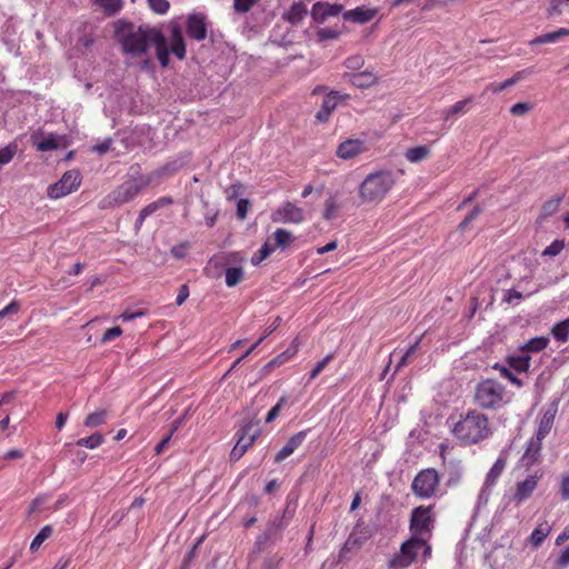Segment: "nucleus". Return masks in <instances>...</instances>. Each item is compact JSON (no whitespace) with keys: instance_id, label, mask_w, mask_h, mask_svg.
I'll return each instance as SVG.
<instances>
[{"instance_id":"1","label":"nucleus","mask_w":569,"mask_h":569,"mask_svg":"<svg viewBox=\"0 0 569 569\" xmlns=\"http://www.w3.org/2000/svg\"><path fill=\"white\" fill-rule=\"evenodd\" d=\"M114 39L121 47V52L131 58L148 54L149 47L154 42V34L160 29L149 24L136 26L133 22L119 19L113 23Z\"/></svg>"},{"instance_id":"2","label":"nucleus","mask_w":569,"mask_h":569,"mask_svg":"<svg viewBox=\"0 0 569 569\" xmlns=\"http://www.w3.org/2000/svg\"><path fill=\"white\" fill-rule=\"evenodd\" d=\"M150 182L151 179L149 177L141 174L140 166L133 164L129 169L128 179L103 197L99 202V208L101 210H107L128 203L134 200V198L146 189Z\"/></svg>"},{"instance_id":"3","label":"nucleus","mask_w":569,"mask_h":569,"mask_svg":"<svg viewBox=\"0 0 569 569\" xmlns=\"http://www.w3.org/2000/svg\"><path fill=\"white\" fill-rule=\"evenodd\" d=\"M452 432L462 445L478 443L490 433L488 418L479 411L471 410L455 423Z\"/></svg>"},{"instance_id":"4","label":"nucleus","mask_w":569,"mask_h":569,"mask_svg":"<svg viewBox=\"0 0 569 569\" xmlns=\"http://www.w3.org/2000/svg\"><path fill=\"white\" fill-rule=\"evenodd\" d=\"M396 180L391 171L370 173L359 186V197L362 203H378L392 189Z\"/></svg>"},{"instance_id":"5","label":"nucleus","mask_w":569,"mask_h":569,"mask_svg":"<svg viewBox=\"0 0 569 569\" xmlns=\"http://www.w3.org/2000/svg\"><path fill=\"white\" fill-rule=\"evenodd\" d=\"M506 387L495 380L485 379L475 388L473 401L483 410H497L505 403Z\"/></svg>"},{"instance_id":"6","label":"nucleus","mask_w":569,"mask_h":569,"mask_svg":"<svg viewBox=\"0 0 569 569\" xmlns=\"http://www.w3.org/2000/svg\"><path fill=\"white\" fill-rule=\"evenodd\" d=\"M426 546V537L412 536L400 546V551L389 561L390 569H403L412 565L418 552Z\"/></svg>"},{"instance_id":"7","label":"nucleus","mask_w":569,"mask_h":569,"mask_svg":"<svg viewBox=\"0 0 569 569\" xmlns=\"http://www.w3.org/2000/svg\"><path fill=\"white\" fill-rule=\"evenodd\" d=\"M439 473L433 468L423 469L415 477L411 489L412 492L421 499L433 497L439 487Z\"/></svg>"},{"instance_id":"8","label":"nucleus","mask_w":569,"mask_h":569,"mask_svg":"<svg viewBox=\"0 0 569 569\" xmlns=\"http://www.w3.org/2000/svg\"><path fill=\"white\" fill-rule=\"evenodd\" d=\"M432 509L433 506H419L412 509L409 522L412 536L426 537L431 533L435 522Z\"/></svg>"},{"instance_id":"9","label":"nucleus","mask_w":569,"mask_h":569,"mask_svg":"<svg viewBox=\"0 0 569 569\" xmlns=\"http://www.w3.org/2000/svg\"><path fill=\"white\" fill-rule=\"evenodd\" d=\"M80 183V172L78 170H69L63 173L59 181L48 187L47 194L51 199H59L76 191Z\"/></svg>"},{"instance_id":"10","label":"nucleus","mask_w":569,"mask_h":569,"mask_svg":"<svg viewBox=\"0 0 569 569\" xmlns=\"http://www.w3.org/2000/svg\"><path fill=\"white\" fill-rule=\"evenodd\" d=\"M271 220L276 223H301L305 220V211L287 201L271 213Z\"/></svg>"},{"instance_id":"11","label":"nucleus","mask_w":569,"mask_h":569,"mask_svg":"<svg viewBox=\"0 0 569 569\" xmlns=\"http://www.w3.org/2000/svg\"><path fill=\"white\" fill-rule=\"evenodd\" d=\"M343 11L340 3L318 1L312 6L311 17L317 23H325L330 17H337Z\"/></svg>"},{"instance_id":"12","label":"nucleus","mask_w":569,"mask_h":569,"mask_svg":"<svg viewBox=\"0 0 569 569\" xmlns=\"http://www.w3.org/2000/svg\"><path fill=\"white\" fill-rule=\"evenodd\" d=\"M540 478L541 476L535 473L528 476L525 480L517 482L512 501H515L516 505H520L529 499L536 490Z\"/></svg>"},{"instance_id":"13","label":"nucleus","mask_w":569,"mask_h":569,"mask_svg":"<svg viewBox=\"0 0 569 569\" xmlns=\"http://www.w3.org/2000/svg\"><path fill=\"white\" fill-rule=\"evenodd\" d=\"M187 33L190 38L202 41L207 38L206 16L202 13H191L187 18Z\"/></svg>"},{"instance_id":"14","label":"nucleus","mask_w":569,"mask_h":569,"mask_svg":"<svg viewBox=\"0 0 569 569\" xmlns=\"http://www.w3.org/2000/svg\"><path fill=\"white\" fill-rule=\"evenodd\" d=\"M365 151V142L360 139H347L342 141L337 150L336 154L340 159L350 160L359 156Z\"/></svg>"},{"instance_id":"15","label":"nucleus","mask_w":569,"mask_h":569,"mask_svg":"<svg viewBox=\"0 0 569 569\" xmlns=\"http://www.w3.org/2000/svg\"><path fill=\"white\" fill-rule=\"evenodd\" d=\"M542 440L543 439L535 436L528 441L525 453L520 459L523 467L530 468L539 460L542 449Z\"/></svg>"},{"instance_id":"16","label":"nucleus","mask_w":569,"mask_h":569,"mask_svg":"<svg viewBox=\"0 0 569 569\" xmlns=\"http://www.w3.org/2000/svg\"><path fill=\"white\" fill-rule=\"evenodd\" d=\"M170 51L179 59L186 58V42L182 34V29L178 23H171L170 26Z\"/></svg>"},{"instance_id":"17","label":"nucleus","mask_w":569,"mask_h":569,"mask_svg":"<svg viewBox=\"0 0 569 569\" xmlns=\"http://www.w3.org/2000/svg\"><path fill=\"white\" fill-rule=\"evenodd\" d=\"M348 94L340 96L338 91H330L325 97L319 111L316 113V119L319 122H327L337 107V101L340 98H347Z\"/></svg>"},{"instance_id":"18","label":"nucleus","mask_w":569,"mask_h":569,"mask_svg":"<svg viewBox=\"0 0 569 569\" xmlns=\"http://www.w3.org/2000/svg\"><path fill=\"white\" fill-rule=\"evenodd\" d=\"M307 430L299 431L292 437L289 438L287 443L278 451L274 457V462L280 463L284 459H287L290 455L295 452L297 448H299L307 437Z\"/></svg>"},{"instance_id":"19","label":"nucleus","mask_w":569,"mask_h":569,"mask_svg":"<svg viewBox=\"0 0 569 569\" xmlns=\"http://www.w3.org/2000/svg\"><path fill=\"white\" fill-rule=\"evenodd\" d=\"M258 421H249L244 423L241 429L237 432L238 440L237 445H244L243 449L247 451L248 448L254 442V440L260 435V429L258 428Z\"/></svg>"},{"instance_id":"20","label":"nucleus","mask_w":569,"mask_h":569,"mask_svg":"<svg viewBox=\"0 0 569 569\" xmlns=\"http://www.w3.org/2000/svg\"><path fill=\"white\" fill-rule=\"evenodd\" d=\"M377 14V9H370L366 7H357L356 9L345 11L342 17L347 21H352L356 23H367L371 21Z\"/></svg>"},{"instance_id":"21","label":"nucleus","mask_w":569,"mask_h":569,"mask_svg":"<svg viewBox=\"0 0 569 569\" xmlns=\"http://www.w3.org/2000/svg\"><path fill=\"white\" fill-rule=\"evenodd\" d=\"M154 42L152 43L156 48L157 58L161 64V67L166 68L170 62V48H168V41L160 31V33L154 34Z\"/></svg>"},{"instance_id":"22","label":"nucleus","mask_w":569,"mask_h":569,"mask_svg":"<svg viewBox=\"0 0 569 569\" xmlns=\"http://www.w3.org/2000/svg\"><path fill=\"white\" fill-rule=\"evenodd\" d=\"M297 338L292 341L291 346L274 357L272 360H270L268 363H266L262 368L263 373H269L271 370H273L276 367L281 366L286 361H288L290 358H292L297 351H298V345H297Z\"/></svg>"},{"instance_id":"23","label":"nucleus","mask_w":569,"mask_h":569,"mask_svg":"<svg viewBox=\"0 0 569 569\" xmlns=\"http://www.w3.org/2000/svg\"><path fill=\"white\" fill-rule=\"evenodd\" d=\"M284 527V523H283V520L281 517H277L276 519H273L268 528L266 529V531L263 532V535L259 536L257 541H256V546L258 548V550H260L262 548V546L268 541V540H271V539H274L276 536L278 535V532H280Z\"/></svg>"},{"instance_id":"24","label":"nucleus","mask_w":569,"mask_h":569,"mask_svg":"<svg viewBox=\"0 0 569 569\" xmlns=\"http://www.w3.org/2000/svg\"><path fill=\"white\" fill-rule=\"evenodd\" d=\"M308 13L307 6L302 1L295 2L290 9L282 14L283 20L297 26Z\"/></svg>"},{"instance_id":"25","label":"nucleus","mask_w":569,"mask_h":569,"mask_svg":"<svg viewBox=\"0 0 569 569\" xmlns=\"http://www.w3.org/2000/svg\"><path fill=\"white\" fill-rule=\"evenodd\" d=\"M556 412V407H551L545 411L542 418L540 419L538 430L535 436L541 439H545L547 437V435L551 431V428L553 426Z\"/></svg>"},{"instance_id":"26","label":"nucleus","mask_w":569,"mask_h":569,"mask_svg":"<svg viewBox=\"0 0 569 569\" xmlns=\"http://www.w3.org/2000/svg\"><path fill=\"white\" fill-rule=\"evenodd\" d=\"M350 81L357 88H370L378 82V76L372 71H362L352 74Z\"/></svg>"},{"instance_id":"27","label":"nucleus","mask_w":569,"mask_h":569,"mask_svg":"<svg viewBox=\"0 0 569 569\" xmlns=\"http://www.w3.org/2000/svg\"><path fill=\"white\" fill-rule=\"evenodd\" d=\"M31 140L39 151H50L59 148L58 137L52 133H49L40 140L38 139V134L33 133Z\"/></svg>"},{"instance_id":"28","label":"nucleus","mask_w":569,"mask_h":569,"mask_svg":"<svg viewBox=\"0 0 569 569\" xmlns=\"http://www.w3.org/2000/svg\"><path fill=\"white\" fill-rule=\"evenodd\" d=\"M506 465H507V456L500 455L498 457V459L496 460V462L493 463V466L491 467V469L489 470V472L487 473L486 481H485V485L487 487L493 486L496 483V481L502 473Z\"/></svg>"},{"instance_id":"29","label":"nucleus","mask_w":569,"mask_h":569,"mask_svg":"<svg viewBox=\"0 0 569 569\" xmlns=\"http://www.w3.org/2000/svg\"><path fill=\"white\" fill-rule=\"evenodd\" d=\"M565 36H569V28H560L556 31L543 33L541 36L536 37L532 39L529 44L530 46H537V44H543V43H551L557 42Z\"/></svg>"},{"instance_id":"30","label":"nucleus","mask_w":569,"mask_h":569,"mask_svg":"<svg viewBox=\"0 0 569 569\" xmlns=\"http://www.w3.org/2000/svg\"><path fill=\"white\" fill-rule=\"evenodd\" d=\"M272 238L274 241L273 247L280 248L282 250L296 240V237L290 231L281 228L273 232Z\"/></svg>"},{"instance_id":"31","label":"nucleus","mask_w":569,"mask_h":569,"mask_svg":"<svg viewBox=\"0 0 569 569\" xmlns=\"http://www.w3.org/2000/svg\"><path fill=\"white\" fill-rule=\"evenodd\" d=\"M523 71L516 72L511 78L500 83H490L486 87L485 92L491 91L492 93H499L500 91L516 84L522 79Z\"/></svg>"},{"instance_id":"32","label":"nucleus","mask_w":569,"mask_h":569,"mask_svg":"<svg viewBox=\"0 0 569 569\" xmlns=\"http://www.w3.org/2000/svg\"><path fill=\"white\" fill-rule=\"evenodd\" d=\"M563 199V196H556L551 199L547 200L540 210V219H546L559 210L560 203Z\"/></svg>"},{"instance_id":"33","label":"nucleus","mask_w":569,"mask_h":569,"mask_svg":"<svg viewBox=\"0 0 569 569\" xmlns=\"http://www.w3.org/2000/svg\"><path fill=\"white\" fill-rule=\"evenodd\" d=\"M430 154V149L427 146H417L409 148L406 151V158L412 163H417L426 159Z\"/></svg>"},{"instance_id":"34","label":"nucleus","mask_w":569,"mask_h":569,"mask_svg":"<svg viewBox=\"0 0 569 569\" xmlns=\"http://www.w3.org/2000/svg\"><path fill=\"white\" fill-rule=\"evenodd\" d=\"M551 531L548 522L540 523L531 533L530 541L535 547H539Z\"/></svg>"},{"instance_id":"35","label":"nucleus","mask_w":569,"mask_h":569,"mask_svg":"<svg viewBox=\"0 0 569 569\" xmlns=\"http://www.w3.org/2000/svg\"><path fill=\"white\" fill-rule=\"evenodd\" d=\"M173 203V199L171 197H162V198H159L158 200L149 203L148 206H146L143 209L140 210V213L142 214V217H149L151 216L152 213H154L157 210L166 207V206H170Z\"/></svg>"},{"instance_id":"36","label":"nucleus","mask_w":569,"mask_h":569,"mask_svg":"<svg viewBox=\"0 0 569 569\" xmlns=\"http://www.w3.org/2000/svg\"><path fill=\"white\" fill-rule=\"evenodd\" d=\"M53 532V528L50 525H47L40 529L38 535L33 538L30 545V551L36 552L39 550L41 545L51 537Z\"/></svg>"},{"instance_id":"37","label":"nucleus","mask_w":569,"mask_h":569,"mask_svg":"<svg viewBox=\"0 0 569 569\" xmlns=\"http://www.w3.org/2000/svg\"><path fill=\"white\" fill-rule=\"evenodd\" d=\"M340 206L336 196H329L325 201L323 219L330 221L337 218Z\"/></svg>"},{"instance_id":"38","label":"nucleus","mask_w":569,"mask_h":569,"mask_svg":"<svg viewBox=\"0 0 569 569\" xmlns=\"http://www.w3.org/2000/svg\"><path fill=\"white\" fill-rule=\"evenodd\" d=\"M553 338L559 342H566L569 338V319L562 320L551 329Z\"/></svg>"},{"instance_id":"39","label":"nucleus","mask_w":569,"mask_h":569,"mask_svg":"<svg viewBox=\"0 0 569 569\" xmlns=\"http://www.w3.org/2000/svg\"><path fill=\"white\" fill-rule=\"evenodd\" d=\"M107 416L108 411L106 409L89 413L84 419V426L88 428L99 427L106 422Z\"/></svg>"},{"instance_id":"40","label":"nucleus","mask_w":569,"mask_h":569,"mask_svg":"<svg viewBox=\"0 0 569 569\" xmlns=\"http://www.w3.org/2000/svg\"><path fill=\"white\" fill-rule=\"evenodd\" d=\"M471 102H472L471 97H468L463 100L458 101L457 103H455L453 106H451L450 108H448L447 110L443 111V120H449L460 113H465L466 106Z\"/></svg>"},{"instance_id":"41","label":"nucleus","mask_w":569,"mask_h":569,"mask_svg":"<svg viewBox=\"0 0 569 569\" xmlns=\"http://www.w3.org/2000/svg\"><path fill=\"white\" fill-rule=\"evenodd\" d=\"M103 441H104V438H103L102 433L94 432L89 437L81 438V439L77 440L76 445L79 447L94 449V448H98L100 445H102Z\"/></svg>"},{"instance_id":"42","label":"nucleus","mask_w":569,"mask_h":569,"mask_svg":"<svg viewBox=\"0 0 569 569\" xmlns=\"http://www.w3.org/2000/svg\"><path fill=\"white\" fill-rule=\"evenodd\" d=\"M243 279V270L240 267H230L226 270V284L234 287Z\"/></svg>"},{"instance_id":"43","label":"nucleus","mask_w":569,"mask_h":569,"mask_svg":"<svg viewBox=\"0 0 569 569\" xmlns=\"http://www.w3.org/2000/svg\"><path fill=\"white\" fill-rule=\"evenodd\" d=\"M97 4L103 8L104 12L109 16L118 13L122 6V0H93Z\"/></svg>"},{"instance_id":"44","label":"nucleus","mask_w":569,"mask_h":569,"mask_svg":"<svg viewBox=\"0 0 569 569\" xmlns=\"http://www.w3.org/2000/svg\"><path fill=\"white\" fill-rule=\"evenodd\" d=\"M509 366L517 372H527L530 367L529 356H519L509 358Z\"/></svg>"},{"instance_id":"45","label":"nucleus","mask_w":569,"mask_h":569,"mask_svg":"<svg viewBox=\"0 0 569 569\" xmlns=\"http://www.w3.org/2000/svg\"><path fill=\"white\" fill-rule=\"evenodd\" d=\"M549 342L548 338L545 337H536L530 339L523 347L522 350L531 351V352H539L547 348Z\"/></svg>"},{"instance_id":"46","label":"nucleus","mask_w":569,"mask_h":569,"mask_svg":"<svg viewBox=\"0 0 569 569\" xmlns=\"http://www.w3.org/2000/svg\"><path fill=\"white\" fill-rule=\"evenodd\" d=\"M568 4L569 0H550L549 7L547 8V17L553 18L560 16Z\"/></svg>"},{"instance_id":"47","label":"nucleus","mask_w":569,"mask_h":569,"mask_svg":"<svg viewBox=\"0 0 569 569\" xmlns=\"http://www.w3.org/2000/svg\"><path fill=\"white\" fill-rule=\"evenodd\" d=\"M260 0H233V11L238 14L249 12Z\"/></svg>"},{"instance_id":"48","label":"nucleus","mask_w":569,"mask_h":569,"mask_svg":"<svg viewBox=\"0 0 569 569\" xmlns=\"http://www.w3.org/2000/svg\"><path fill=\"white\" fill-rule=\"evenodd\" d=\"M316 36L319 42H323L327 40L338 39L340 36V31L336 29L321 28L317 30Z\"/></svg>"},{"instance_id":"49","label":"nucleus","mask_w":569,"mask_h":569,"mask_svg":"<svg viewBox=\"0 0 569 569\" xmlns=\"http://www.w3.org/2000/svg\"><path fill=\"white\" fill-rule=\"evenodd\" d=\"M483 208L480 204H476L473 209L466 216V218L459 223L458 229L465 230L480 213Z\"/></svg>"},{"instance_id":"50","label":"nucleus","mask_w":569,"mask_h":569,"mask_svg":"<svg viewBox=\"0 0 569 569\" xmlns=\"http://www.w3.org/2000/svg\"><path fill=\"white\" fill-rule=\"evenodd\" d=\"M149 8L157 14H164L170 8L168 0H148Z\"/></svg>"},{"instance_id":"51","label":"nucleus","mask_w":569,"mask_h":569,"mask_svg":"<svg viewBox=\"0 0 569 569\" xmlns=\"http://www.w3.org/2000/svg\"><path fill=\"white\" fill-rule=\"evenodd\" d=\"M365 64V59L360 54L350 56L345 60V67L349 70H359Z\"/></svg>"},{"instance_id":"52","label":"nucleus","mask_w":569,"mask_h":569,"mask_svg":"<svg viewBox=\"0 0 569 569\" xmlns=\"http://www.w3.org/2000/svg\"><path fill=\"white\" fill-rule=\"evenodd\" d=\"M493 369L496 370H499L501 377L508 379L509 381H511L513 385H517V386H521L522 382L519 378H517L511 371L509 368L505 367V366H501L499 363H496L493 367Z\"/></svg>"},{"instance_id":"53","label":"nucleus","mask_w":569,"mask_h":569,"mask_svg":"<svg viewBox=\"0 0 569 569\" xmlns=\"http://www.w3.org/2000/svg\"><path fill=\"white\" fill-rule=\"evenodd\" d=\"M565 247L563 240H555L542 252L543 256L555 257L561 252Z\"/></svg>"},{"instance_id":"54","label":"nucleus","mask_w":569,"mask_h":569,"mask_svg":"<svg viewBox=\"0 0 569 569\" xmlns=\"http://www.w3.org/2000/svg\"><path fill=\"white\" fill-rule=\"evenodd\" d=\"M532 109V104L529 102H517L510 108V113L512 116H523Z\"/></svg>"},{"instance_id":"55","label":"nucleus","mask_w":569,"mask_h":569,"mask_svg":"<svg viewBox=\"0 0 569 569\" xmlns=\"http://www.w3.org/2000/svg\"><path fill=\"white\" fill-rule=\"evenodd\" d=\"M122 333V329L119 326L112 327L102 335L100 342L106 343L108 341H111L118 337H120Z\"/></svg>"},{"instance_id":"56","label":"nucleus","mask_w":569,"mask_h":569,"mask_svg":"<svg viewBox=\"0 0 569 569\" xmlns=\"http://www.w3.org/2000/svg\"><path fill=\"white\" fill-rule=\"evenodd\" d=\"M332 355L326 356L322 360L316 363L313 369L310 371V379H315L318 377V375L326 368V366L329 363V361L332 359Z\"/></svg>"},{"instance_id":"57","label":"nucleus","mask_w":569,"mask_h":569,"mask_svg":"<svg viewBox=\"0 0 569 569\" xmlns=\"http://www.w3.org/2000/svg\"><path fill=\"white\" fill-rule=\"evenodd\" d=\"M250 204L251 203H250V201L248 199H240L238 201V203H237V217L240 220H243L247 217V213H248Z\"/></svg>"},{"instance_id":"58","label":"nucleus","mask_w":569,"mask_h":569,"mask_svg":"<svg viewBox=\"0 0 569 569\" xmlns=\"http://www.w3.org/2000/svg\"><path fill=\"white\" fill-rule=\"evenodd\" d=\"M242 189L241 183H232L228 188H226L224 193L226 198L231 201L238 198L240 191Z\"/></svg>"},{"instance_id":"59","label":"nucleus","mask_w":569,"mask_h":569,"mask_svg":"<svg viewBox=\"0 0 569 569\" xmlns=\"http://www.w3.org/2000/svg\"><path fill=\"white\" fill-rule=\"evenodd\" d=\"M20 310V305L18 301H11L7 307L0 310V319H3L7 316L16 315Z\"/></svg>"},{"instance_id":"60","label":"nucleus","mask_w":569,"mask_h":569,"mask_svg":"<svg viewBox=\"0 0 569 569\" xmlns=\"http://www.w3.org/2000/svg\"><path fill=\"white\" fill-rule=\"evenodd\" d=\"M559 492L562 500H569V475L562 477L559 486Z\"/></svg>"},{"instance_id":"61","label":"nucleus","mask_w":569,"mask_h":569,"mask_svg":"<svg viewBox=\"0 0 569 569\" xmlns=\"http://www.w3.org/2000/svg\"><path fill=\"white\" fill-rule=\"evenodd\" d=\"M281 558L277 556L264 559L261 569H277L281 562Z\"/></svg>"},{"instance_id":"62","label":"nucleus","mask_w":569,"mask_h":569,"mask_svg":"<svg viewBox=\"0 0 569 569\" xmlns=\"http://www.w3.org/2000/svg\"><path fill=\"white\" fill-rule=\"evenodd\" d=\"M189 297V287L187 284H181L178 291V296L176 299V303L181 306Z\"/></svg>"},{"instance_id":"63","label":"nucleus","mask_w":569,"mask_h":569,"mask_svg":"<svg viewBox=\"0 0 569 569\" xmlns=\"http://www.w3.org/2000/svg\"><path fill=\"white\" fill-rule=\"evenodd\" d=\"M243 447H244V445L242 446V443L234 445V447L232 448V450L230 452V461H238L246 453V450L243 449Z\"/></svg>"},{"instance_id":"64","label":"nucleus","mask_w":569,"mask_h":569,"mask_svg":"<svg viewBox=\"0 0 569 569\" xmlns=\"http://www.w3.org/2000/svg\"><path fill=\"white\" fill-rule=\"evenodd\" d=\"M569 565V546L561 551L559 558L557 559V566L562 568Z\"/></svg>"}]
</instances>
